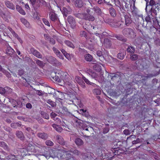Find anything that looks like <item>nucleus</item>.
<instances>
[{
    "label": "nucleus",
    "mask_w": 160,
    "mask_h": 160,
    "mask_svg": "<svg viewBox=\"0 0 160 160\" xmlns=\"http://www.w3.org/2000/svg\"><path fill=\"white\" fill-rule=\"evenodd\" d=\"M53 78L56 81L59 83V84L61 86L65 83L69 85L71 84L70 82V78H69V75L65 72H61L58 73L57 75L53 77Z\"/></svg>",
    "instance_id": "nucleus-1"
},
{
    "label": "nucleus",
    "mask_w": 160,
    "mask_h": 160,
    "mask_svg": "<svg viewBox=\"0 0 160 160\" xmlns=\"http://www.w3.org/2000/svg\"><path fill=\"white\" fill-rule=\"evenodd\" d=\"M122 32L124 36L128 38H134L136 36L133 30L130 28H125L122 30Z\"/></svg>",
    "instance_id": "nucleus-2"
},
{
    "label": "nucleus",
    "mask_w": 160,
    "mask_h": 160,
    "mask_svg": "<svg viewBox=\"0 0 160 160\" xmlns=\"http://www.w3.org/2000/svg\"><path fill=\"white\" fill-rule=\"evenodd\" d=\"M121 19L122 17H124L125 20V24L127 26H129L132 22V20L130 15L127 14L126 13L120 14Z\"/></svg>",
    "instance_id": "nucleus-3"
},
{
    "label": "nucleus",
    "mask_w": 160,
    "mask_h": 160,
    "mask_svg": "<svg viewBox=\"0 0 160 160\" xmlns=\"http://www.w3.org/2000/svg\"><path fill=\"white\" fill-rule=\"evenodd\" d=\"M48 61L51 64L56 66H60L61 63L57 60L56 59L52 56H49L47 58Z\"/></svg>",
    "instance_id": "nucleus-4"
},
{
    "label": "nucleus",
    "mask_w": 160,
    "mask_h": 160,
    "mask_svg": "<svg viewBox=\"0 0 160 160\" xmlns=\"http://www.w3.org/2000/svg\"><path fill=\"white\" fill-rule=\"evenodd\" d=\"M9 101L13 107L15 108H21L22 106V103L21 101H17L16 100L12 98L9 99Z\"/></svg>",
    "instance_id": "nucleus-5"
},
{
    "label": "nucleus",
    "mask_w": 160,
    "mask_h": 160,
    "mask_svg": "<svg viewBox=\"0 0 160 160\" xmlns=\"http://www.w3.org/2000/svg\"><path fill=\"white\" fill-rule=\"evenodd\" d=\"M67 21L72 28L74 29L76 26V22L74 18L70 15L67 18Z\"/></svg>",
    "instance_id": "nucleus-6"
},
{
    "label": "nucleus",
    "mask_w": 160,
    "mask_h": 160,
    "mask_svg": "<svg viewBox=\"0 0 160 160\" xmlns=\"http://www.w3.org/2000/svg\"><path fill=\"white\" fill-rule=\"evenodd\" d=\"M62 13L64 17H67L68 14H70L72 10L69 7H63L62 9H61Z\"/></svg>",
    "instance_id": "nucleus-7"
},
{
    "label": "nucleus",
    "mask_w": 160,
    "mask_h": 160,
    "mask_svg": "<svg viewBox=\"0 0 160 160\" xmlns=\"http://www.w3.org/2000/svg\"><path fill=\"white\" fill-rule=\"evenodd\" d=\"M94 157V154L91 152L86 153L83 155V158L85 160H93Z\"/></svg>",
    "instance_id": "nucleus-8"
},
{
    "label": "nucleus",
    "mask_w": 160,
    "mask_h": 160,
    "mask_svg": "<svg viewBox=\"0 0 160 160\" xmlns=\"http://www.w3.org/2000/svg\"><path fill=\"white\" fill-rule=\"evenodd\" d=\"M83 19L89 21H93L95 20V18L93 15H91L90 13H84Z\"/></svg>",
    "instance_id": "nucleus-9"
},
{
    "label": "nucleus",
    "mask_w": 160,
    "mask_h": 160,
    "mask_svg": "<svg viewBox=\"0 0 160 160\" xmlns=\"http://www.w3.org/2000/svg\"><path fill=\"white\" fill-rule=\"evenodd\" d=\"M62 113L63 115L70 117L72 116V114L68 111V109L65 107L62 106Z\"/></svg>",
    "instance_id": "nucleus-10"
},
{
    "label": "nucleus",
    "mask_w": 160,
    "mask_h": 160,
    "mask_svg": "<svg viewBox=\"0 0 160 160\" xmlns=\"http://www.w3.org/2000/svg\"><path fill=\"white\" fill-rule=\"evenodd\" d=\"M29 1L34 9H37L40 6L39 3L41 2L40 0H29Z\"/></svg>",
    "instance_id": "nucleus-11"
},
{
    "label": "nucleus",
    "mask_w": 160,
    "mask_h": 160,
    "mask_svg": "<svg viewBox=\"0 0 160 160\" xmlns=\"http://www.w3.org/2000/svg\"><path fill=\"white\" fill-rule=\"evenodd\" d=\"M117 3L118 5H116V6L120 8L121 12V13H120V14L126 13L125 12V10L123 3H121L120 1H119L117 2Z\"/></svg>",
    "instance_id": "nucleus-12"
},
{
    "label": "nucleus",
    "mask_w": 160,
    "mask_h": 160,
    "mask_svg": "<svg viewBox=\"0 0 160 160\" xmlns=\"http://www.w3.org/2000/svg\"><path fill=\"white\" fill-rule=\"evenodd\" d=\"M56 139L57 142L60 144L62 145L65 144V142L62 136L58 135L56 137Z\"/></svg>",
    "instance_id": "nucleus-13"
},
{
    "label": "nucleus",
    "mask_w": 160,
    "mask_h": 160,
    "mask_svg": "<svg viewBox=\"0 0 160 160\" xmlns=\"http://www.w3.org/2000/svg\"><path fill=\"white\" fill-rule=\"evenodd\" d=\"M103 45L107 48H110L112 46L111 41L108 38H105L104 41Z\"/></svg>",
    "instance_id": "nucleus-14"
},
{
    "label": "nucleus",
    "mask_w": 160,
    "mask_h": 160,
    "mask_svg": "<svg viewBox=\"0 0 160 160\" xmlns=\"http://www.w3.org/2000/svg\"><path fill=\"white\" fill-rule=\"evenodd\" d=\"M37 136L43 140H47L48 138V135L45 132H40L37 134Z\"/></svg>",
    "instance_id": "nucleus-15"
},
{
    "label": "nucleus",
    "mask_w": 160,
    "mask_h": 160,
    "mask_svg": "<svg viewBox=\"0 0 160 160\" xmlns=\"http://www.w3.org/2000/svg\"><path fill=\"white\" fill-rule=\"evenodd\" d=\"M0 147L3 148L5 150L9 152L10 149L7 144L4 142L0 141Z\"/></svg>",
    "instance_id": "nucleus-16"
},
{
    "label": "nucleus",
    "mask_w": 160,
    "mask_h": 160,
    "mask_svg": "<svg viewBox=\"0 0 160 160\" xmlns=\"http://www.w3.org/2000/svg\"><path fill=\"white\" fill-rule=\"evenodd\" d=\"M54 53L60 59H63L62 53L56 48L53 47L52 48Z\"/></svg>",
    "instance_id": "nucleus-17"
},
{
    "label": "nucleus",
    "mask_w": 160,
    "mask_h": 160,
    "mask_svg": "<svg viewBox=\"0 0 160 160\" xmlns=\"http://www.w3.org/2000/svg\"><path fill=\"white\" fill-rule=\"evenodd\" d=\"M154 19H155L153 15L151 13L150 14H148L145 18L146 21L147 22H151L152 20L154 22Z\"/></svg>",
    "instance_id": "nucleus-18"
},
{
    "label": "nucleus",
    "mask_w": 160,
    "mask_h": 160,
    "mask_svg": "<svg viewBox=\"0 0 160 160\" xmlns=\"http://www.w3.org/2000/svg\"><path fill=\"white\" fill-rule=\"evenodd\" d=\"M5 3L7 8L12 10L15 9V6L12 2L8 0L5 1Z\"/></svg>",
    "instance_id": "nucleus-19"
},
{
    "label": "nucleus",
    "mask_w": 160,
    "mask_h": 160,
    "mask_svg": "<svg viewBox=\"0 0 160 160\" xmlns=\"http://www.w3.org/2000/svg\"><path fill=\"white\" fill-rule=\"evenodd\" d=\"M16 135L18 138H19L21 140H23L24 139V137L23 133L21 131H17L16 133Z\"/></svg>",
    "instance_id": "nucleus-20"
},
{
    "label": "nucleus",
    "mask_w": 160,
    "mask_h": 160,
    "mask_svg": "<svg viewBox=\"0 0 160 160\" xmlns=\"http://www.w3.org/2000/svg\"><path fill=\"white\" fill-rule=\"evenodd\" d=\"M52 126L58 132H61L63 130V129L62 127L56 124H52Z\"/></svg>",
    "instance_id": "nucleus-21"
},
{
    "label": "nucleus",
    "mask_w": 160,
    "mask_h": 160,
    "mask_svg": "<svg viewBox=\"0 0 160 160\" xmlns=\"http://www.w3.org/2000/svg\"><path fill=\"white\" fill-rule=\"evenodd\" d=\"M126 50L128 53L133 54L135 52V48L132 46H129L127 48Z\"/></svg>",
    "instance_id": "nucleus-22"
},
{
    "label": "nucleus",
    "mask_w": 160,
    "mask_h": 160,
    "mask_svg": "<svg viewBox=\"0 0 160 160\" xmlns=\"http://www.w3.org/2000/svg\"><path fill=\"white\" fill-rule=\"evenodd\" d=\"M78 112L79 114H82L83 116H84L88 118L89 116L88 112L86 110H85L84 109L80 110L78 111Z\"/></svg>",
    "instance_id": "nucleus-23"
},
{
    "label": "nucleus",
    "mask_w": 160,
    "mask_h": 160,
    "mask_svg": "<svg viewBox=\"0 0 160 160\" xmlns=\"http://www.w3.org/2000/svg\"><path fill=\"white\" fill-rule=\"evenodd\" d=\"M84 4L83 2L81 0H76L75 2V6L78 8L82 7Z\"/></svg>",
    "instance_id": "nucleus-24"
},
{
    "label": "nucleus",
    "mask_w": 160,
    "mask_h": 160,
    "mask_svg": "<svg viewBox=\"0 0 160 160\" xmlns=\"http://www.w3.org/2000/svg\"><path fill=\"white\" fill-rule=\"evenodd\" d=\"M6 53L7 54H8L10 56H11L13 54V52H14L13 49L11 48L10 46L7 47L6 50Z\"/></svg>",
    "instance_id": "nucleus-25"
},
{
    "label": "nucleus",
    "mask_w": 160,
    "mask_h": 160,
    "mask_svg": "<svg viewBox=\"0 0 160 160\" xmlns=\"http://www.w3.org/2000/svg\"><path fill=\"white\" fill-rule=\"evenodd\" d=\"M109 12L111 16L113 17H114L116 16L117 14L116 11L112 7H111L109 8Z\"/></svg>",
    "instance_id": "nucleus-26"
},
{
    "label": "nucleus",
    "mask_w": 160,
    "mask_h": 160,
    "mask_svg": "<svg viewBox=\"0 0 160 160\" xmlns=\"http://www.w3.org/2000/svg\"><path fill=\"white\" fill-rule=\"evenodd\" d=\"M32 51L34 55L36 56L38 58H42V56L39 52L33 49H32Z\"/></svg>",
    "instance_id": "nucleus-27"
},
{
    "label": "nucleus",
    "mask_w": 160,
    "mask_h": 160,
    "mask_svg": "<svg viewBox=\"0 0 160 160\" xmlns=\"http://www.w3.org/2000/svg\"><path fill=\"white\" fill-rule=\"evenodd\" d=\"M115 37L118 40L120 41H121L123 42H125L127 41V39L126 38H124V37L122 35H116Z\"/></svg>",
    "instance_id": "nucleus-28"
},
{
    "label": "nucleus",
    "mask_w": 160,
    "mask_h": 160,
    "mask_svg": "<svg viewBox=\"0 0 160 160\" xmlns=\"http://www.w3.org/2000/svg\"><path fill=\"white\" fill-rule=\"evenodd\" d=\"M93 10L98 15H100L102 14V11L97 6H95L93 8Z\"/></svg>",
    "instance_id": "nucleus-29"
},
{
    "label": "nucleus",
    "mask_w": 160,
    "mask_h": 160,
    "mask_svg": "<svg viewBox=\"0 0 160 160\" xmlns=\"http://www.w3.org/2000/svg\"><path fill=\"white\" fill-rule=\"evenodd\" d=\"M75 142L78 146L82 145L83 144L82 140L79 138H77L75 140Z\"/></svg>",
    "instance_id": "nucleus-30"
},
{
    "label": "nucleus",
    "mask_w": 160,
    "mask_h": 160,
    "mask_svg": "<svg viewBox=\"0 0 160 160\" xmlns=\"http://www.w3.org/2000/svg\"><path fill=\"white\" fill-rule=\"evenodd\" d=\"M35 145L36 147L38 148L41 149V150H44V151L47 152L46 150L48 149V147L44 146L42 144H39L38 143H36Z\"/></svg>",
    "instance_id": "nucleus-31"
},
{
    "label": "nucleus",
    "mask_w": 160,
    "mask_h": 160,
    "mask_svg": "<svg viewBox=\"0 0 160 160\" xmlns=\"http://www.w3.org/2000/svg\"><path fill=\"white\" fill-rule=\"evenodd\" d=\"M16 8L17 10L21 14L23 15H25L26 13L22 9L21 7L18 5H17L16 6Z\"/></svg>",
    "instance_id": "nucleus-32"
},
{
    "label": "nucleus",
    "mask_w": 160,
    "mask_h": 160,
    "mask_svg": "<svg viewBox=\"0 0 160 160\" xmlns=\"http://www.w3.org/2000/svg\"><path fill=\"white\" fill-rule=\"evenodd\" d=\"M21 22L26 27H28L30 26L29 22L24 18H21L20 19Z\"/></svg>",
    "instance_id": "nucleus-33"
},
{
    "label": "nucleus",
    "mask_w": 160,
    "mask_h": 160,
    "mask_svg": "<svg viewBox=\"0 0 160 160\" xmlns=\"http://www.w3.org/2000/svg\"><path fill=\"white\" fill-rule=\"evenodd\" d=\"M85 60L87 62H91L92 60L93 57L90 54H87L85 55Z\"/></svg>",
    "instance_id": "nucleus-34"
},
{
    "label": "nucleus",
    "mask_w": 160,
    "mask_h": 160,
    "mask_svg": "<svg viewBox=\"0 0 160 160\" xmlns=\"http://www.w3.org/2000/svg\"><path fill=\"white\" fill-rule=\"evenodd\" d=\"M138 55L136 54H132L130 55V58L132 61H136L138 59Z\"/></svg>",
    "instance_id": "nucleus-35"
},
{
    "label": "nucleus",
    "mask_w": 160,
    "mask_h": 160,
    "mask_svg": "<svg viewBox=\"0 0 160 160\" xmlns=\"http://www.w3.org/2000/svg\"><path fill=\"white\" fill-rule=\"evenodd\" d=\"M111 79L113 81H116L118 78H120V76L118 73L115 74L113 75L110 76Z\"/></svg>",
    "instance_id": "nucleus-36"
},
{
    "label": "nucleus",
    "mask_w": 160,
    "mask_h": 160,
    "mask_svg": "<svg viewBox=\"0 0 160 160\" xmlns=\"http://www.w3.org/2000/svg\"><path fill=\"white\" fill-rule=\"evenodd\" d=\"M36 63L40 67H43L44 66L45 63H44L42 61H41L38 59H37L36 61Z\"/></svg>",
    "instance_id": "nucleus-37"
},
{
    "label": "nucleus",
    "mask_w": 160,
    "mask_h": 160,
    "mask_svg": "<svg viewBox=\"0 0 160 160\" xmlns=\"http://www.w3.org/2000/svg\"><path fill=\"white\" fill-rule=\"evenodd\" d=\"M65 44L68 46L73 49L75 48V46L72 42L68 40H66L64 42Z\"/></svg>",
    "instance_id": "nucleus-38"
},
{
    "label": "nucleus",
    "mask_w": 160,
    "mask_h": 160,
    "mask_svg": "<svg viewBox=\"0 0 160 160\" xmlns=\"http://www.w3.org/2000/svg\"><path fill=\"white\" fill-rule=\"evenodd\" d=\"M46 102L51 105L52 107H55L56 106V102L52 101L51 99H48L46 101Z\"/></svg>",
    "instance_id": "nucleus-39"
},
{
    "label": "nucleus",
    "mask_w": 160,
    "mask_h": 160,
    "mask_svg": "<svg viewBox=\"0 0 160 160\" xmlns=\"http://www.w3.org/2000/svg\"><path fill=\"white\" fill-rule=\"evenodd\" d=\"M41 114L42 118L47 119H49V115L47 113L42 111L41 112Z\"/></svg>",
    "instance_id": "nucleus-40"
},
{
    "label": "nucleus",
    "mask_w": 160,
    "mask_h": 160,
    "mask_svg": "<svg viewBox=\"0 0 160 160\" xmlns=\"http://www.w3.org/2000/svg\"><path fill=\"white\" fill-rule=\"evenodd\" d=\"M82 79L87 84L93 85L94 87L96 86V85L94 83L90 82V81L87 79L86 78L84 77H82Z\"/></svg>",
    "instance_id": "nucleus-41"
},
{
    "label": "nucleus",
    "mask_w": 160,
    "mask_h": 160,
    "mask_svg": "<svg viewBox=\"0 0 160 160\" xmlns=\"http://www.w3.org/2000/svg\"><path fill=\"white\" fill-rule=\"evenodd\" d=\"M5 94H8L11 93L12 92V89L8 87H5Z\"/></svg>",
    "instance_id": "nucleus-42"
},
{
    "label": "nucleus",
    "mask_w": 160,
    "mask_h": 160,
    "mask_svg": "<svg viewBox=\"0 0 160 160\" xmlns=\"http://www.w3.org/2000/svg\"><path fill=\"white\" fill-rule=\"evenodd\" d=\"M12 34L14 37L17 39L21 43H22V40L21 38L19 37L18 35L15 32H13V33Z\"/></svg>",
    "instance_id": "nucleus-43"
},
{
    "label": "nucleus",
    "mask_w": 160,
    "mask_h": 160,
    "mask_svg": "<svg viewBox=\"0 0 160 160\" xmlns=\"http://www.w3.org/2000/svg\"><path fill=\"white\" fill-rule=\"evenodd\" d=\"M90 72L91 73H89V74L91 75L92 78H94L95 79L98 78V76L96 72H92L90 71Z\"/></svg>",
    "instance_id": "nucleus-44"
},
{
    "label": "nucleus",
    "mask_w": 160,
    "mask_h": 160,
    "mask_svg": "<svg viewBox=\"0 0 160 160\" xmlns=\"http://www.w3.org/2000/svg\"><path fill=\"white\" fill-rule=\"evenodd\" d=\"M125 53H120L118 54V58L121 60H122L124 58L125 55Z\"/></svg>",
    "instance_id": "nucleus-45"
},
{
    "label": "nucleus",
    "mask_w": 160,
    "mask_h": 160,
    "mask_svg": "<svg viewBox=\"0 0 160 160\" xmlns=\"http://www.w3.org/2000/svg\"><path fill=\"white\" fill-rule=\"evenodd\" d=\"M84 13H78L74 14V15L76 17L79 18H84Z\"/></svg>",
    "instance_id": "nucleus-46"
},
{
    "label": "nucleus",
    "mask_w": 160,
    "mask_h": 160,
    "mask_svg": "<svg viewBox=\"0 0 160 160\" xmlns=\"http://www.w3.org/2000/svg\"><path fill=\"white\" fill-rule=\"evenodd\" d=\"M45 144L48 146H52L54 145V143L50 140H46L45 142Z\"/></svg>",
    "instance_id": "nucleus-47"
},
{
    "label": "nucleus",
    "mask_w": 160,
    "mask_h": 160,
    "mask_svg": "<svg viewBox=\"0 0 160 160\" xmlns=\"http://www.w3.org/2000/svg\"><path fill=\"white\" fill-rule=\"evenodd\" d=\"M78 84L81 86L82 88H85V84L84 82L82 80L79 79L78 80Z\"/></svg>",
    "instance_id": "nucleus-48"
},
{
    "label": "nucleus",
    "mask_w": 160,
    "mask_h": 160,
    "mask_svg": "<svg viewBox=\"0 0 160 160\" xmlns=\"http://www.w3.org/2000/svg\"><path fill=\"white\" fill-rule=\"evenodd\" d=\"M93 93L96 95H99L101 94V90L99 89H95L93 90Z\"/></svg>",
    "instance_id": "nucleus-49"
},
{
    "label": "nucleus",
    "mask_w": 160,
    "mask_h": 160,
    "mask_svg": "<svg viewBox=\"0 0 160 160\" xmlns=\"http://www.w3.org/2000/svg\"><path fill=\"white\" fill-rule=\"evenodd\" d=\"M3 73L5 74L8 78H11V74L7 71L5 70L3 72Z\"/></svg>",
    "instance_id": "nucleus-50"
},
{
    "label": "nucleus",
    "mask_w": 160,
    "mask_h": 160,
    "mask_svg": "<svg viewBox=\"0 0 160 160\" xmlns=\"http://www.w3.org/2000/svg\"><path fill=\"white\" fill-rule=\"evenodd\" d=\"M50 19L52 21H55L56 18V17L55 14L54 13H52L50 14Z\"/></svg>",
    "instance_id": "nucleus-51"
},
{
    "label": "nucleus",
    "mask_w": 160,
    "mask_h": 160,
    "mask_svg": "<svg viewBox=\"0 0 160 160\" xmlns=\"http://www.w3.org/2000/svg\"><path fill=\"white\" fill-rule=\"evenodd\" d=\"M150 11L152 14L153 15L154 17L157 15L156 10L154 8H152Z\"/></svg>",
    "instance_id": "nucleus-52"
},
{
    "label": "nucleus",
    "mask_w": 160,
    "mask_h": 160,
    "mask_svg": "<svg viewBox=\"0 0 160 160\" xmlns=\"http://www.w3.org/2000/svg\"><path fill=\"white\" fill-rule=\"evenodd\" d=\"M71 152L74 154L77 155H79L81 154V152L76 149L74 150L73 151H72Z\"/></svg>",
    "instance_id": "nucleus-53"
},
{
    "label": "nucleus",
    "mask_w": 160,
    "mask_h": 160,
    "mask_svg": "<svg viewBox=\"0 0 160 160\" xmlns=\"http://www.w3.org/2000/svg\"><path fill=\"white\" fill-rule=\"evenodd\" d=\"M80 35L82 37L86 38L87 36V33L84 31H81L80 32Z\"/></svg>",
    "instance_id": "nucleus-54"
},
{
    "label": "nucleus",
    "mask_w": 160,
    "mask_h": 160,
    "mask_svg": "<svg viewBox=\"0 0 160 160\" xmlns=\"http://www.w3.org/2000/svg\"><path fill=\"white\" fill-rule=\"evenodd\" d=\"M0 93L2 95L5 94V87L4 88L0 87Z\"/></svg>",
    "instance_id": "nucleus-55"
},
{
    "label": "nucleus",
    "mask_w": 160,
    "mask_h": 160,
    "mask_svg": "<svg viewBox=\"0 0 160 160\" xmlns=\"http://www.w3.org/2000/svg\"><path fill=\"white\" fill-rule=\"evenodd\" d=\"M75 122L77 123V125L79 127H82V123L81 122L80 120L79 119L76 120Z\"/></svg>",
    "instance_id": "nucleus-56"
},
{
    "label": "nucleus",
    "mask_w": 160,
    "mask_h": 160,
    "mask_svg": "<svg viewBox=\"0 0 160 160\" xmlns=\"http://www.w3.org/2000/svg\"><path fill=\"white\" fill-rule=\"evenodd\" d=\"M33 90L36 91V93L39 96H42L44 95V93L42 92L41 91L38 90H36L35 88H33Z\"/></svg>",
    "instance_id": "nucleus-57"
},
{
    "label": "nucleus",
    "mask_w": 160,
    "mask_h": 160,
    "mask_svg": "<svg viewBox=\"0 0 160 160\" xmlns=\"http://www.w3.org/2000/svg\"><path fill=\"white\" fill-rule=\"evenodd\" d=\"M42 21L43 23L46 25L48 26H50V24L49 22L46 19L43 18L42 19Z\"/></svg>",
    "instance_id": "nucleus-58"
},
{
    "label": "nucleus",
    "mask_w": 160,
    "mask_h": 160,
    "mask_svg": "<svg viewBox=\"0 0 160 160\" xmlns=\"http://www.w3.org/2000/svg\"><path fill=\"white\" fill-rule=\"evenodd\" d=\"M155 44L157 46H160V39L157 38L154 41Z\"/></svg>",
    "instance_id": "nucleus-59"
},
{
    "label": "nucleus",
    "mask_w": 160,
    "mask_h": 160,
    "mask_svg": "<svg viewBox=\"0 0 160 160\" xmlns=\"http://www.w3.org/2000/svg\"><path fill=\"white\" fill-rule=\"evenodd\" d=\"M18 75L21 76L23 74L24 71L23 69H20L18 70Z\"/></svg>",
    "instance_id": "nucleus-60"
},
{
    "label": "nucleus",
    "mask_w": 160,
    "mask_h": 160,
    "mask_svg": "<svg viewBox=\"0 0 160 160\" xmlns=\"http://www.w3.org/2000/svg\"><path fill=\"white\" fill-rule=\"evenodd\" d=\"M109 130V128L108 127H105L103 129V133H107Z\"/></svg>",
    "instance_id": "nucleus-61"
},
{
    "label": "nucleus",
    "mask_w": 160,
    "mask_h": 160,
    "mask_svg": "<svg viewBox=\"0 0 160 160\" xmlns=\"http://www.w3.org/2000/svg\"><path fill=\"white\" fill-rule=\"evenodd\" d=\"M49 42L52 44L54 45L55 43V41L54 39L52 38H49Z\"/></svg>",
    "instance_id": "nucleus-62"
},
{
    "label": "nucleus",
    "mask_w": 160,
    "mask_h": 160,
    "mask_svg": "<svg viewBox=\"0 0 160 160\" xmlns=\"http://www.w3.org/2000/svg\"><path fill=\"white\" fill-rule=\"evenodd\" d=\"M3 128L4 130L8 132H10L11 130V128L9 127L4 126L3 127Z\"/></svg>",
    "instance_id": "nucleus-63"
},
{
    "label": "nucleus",
    "mask_w": 160,
    "mask_h": 160,
    "mask_svg": "<svg viewBox=\"0 0 160 160\" xmlns=\"http://www.w3.org/2000/svg\"><path fill=\"white\" fill-rule=\"evenodd\" d=\"M57 116V114L53 112H52L50 113V116L52 118H55Z\"/></svg>",
    "instance_id": "nucleus-64"
}]
</instances>
